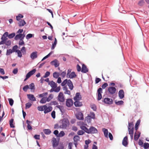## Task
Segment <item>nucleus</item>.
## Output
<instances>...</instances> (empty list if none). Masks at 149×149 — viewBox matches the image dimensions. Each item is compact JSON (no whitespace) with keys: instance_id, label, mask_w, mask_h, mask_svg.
<instances>
[{"instance_id":"obj_61","label":"nucleus","mask_w":149,"mask_h":149,"mask_svg":"<svg viewBox=\"0 0 149 149\" xmlns=\"http://www.w3.org/2000/svg\"><path fill=\"white\" fill-rule=\"evenodd\" d=\"M129 134H134V127H132L131 129L128 130Z\"/></svg>"},{"instance_id":"obj_32","label":"nucleus","mask_w":149,"mask_h":149,"mask_svg":"<svg viewBox=\"0 0 149 149\" xmlns=\"http://www.w3.org/2000/svg\"><path fill=\"white\" fill-rule=\"evenodd\" d=\"M18 46L17 45H15L13 46V47L12 49H11L13 52H17V51H18L19 50L18 49Z\"/></svg>"},{"instance_id":"obj_36","label":"nucleus","mask_w":149,"mask_h":149,"mask_svg":"<svg viewBox=\"0 0 149 149\" xmlns=\"http://www.w3.org/2000/svg\"><path fill=\"white\" fill-rule=\"evenodd\" d=\"M20 50L22 53L23 55H25L26 54V48L25 47H23Z\"/></svg>"},{"instance_id":"obj_48","label":"nucleus","mask_w":149,"mask_h":149,"mask_svg":"<svg viewBox=\"0 0 149 149\" xmlns=\"http://www.w3.org/2000/svg\"><path fill=\"white\" fill-rule=\"evenodd\" d=\"M143 148L145 149H147L149 148V143H145L143 145Z\"/></svg>"},{"instance_id":"obj_18","label":"nucleus","mask_w":149,"mask_h":149,"mask_svg":"<svg viewBox=\"0 0 149 149\" xmlns=\"http://www.w3.org/2000/svg\"><path fill=\"white\" fill-rule=\"evenodd\" d=\"M137 133H138L137 134L136 132L134 133V140L135 141H136L138 139L141 135V133L140 132L137 131Z\"/></svg>"},{"instance_id":"obj_2","label":"nucleus","mask_w":149,"mask_h":149,"mask_svg":"<svg viewBox=\"0 0 149 149\" xmlns=\"http://www.w3.org/2000/svg\"><path fill=\"white\" fill-rule=\"evenodd\" d=\"M61 121L62 125L60 126V128L63 129H66L69 123L68 119L67 118H65L61 120Z\"/></svg>"},{"instance_id":"obj_45","label":"nucleus","mask_w":149,"mask_h":149,"mask_svg":"<svg viewBox=\"0 0 149 149\" xmlns=\"http://www.w3.org/2000/svg\"><path fill=\"white\" fill-rule=\"evenodd\" d=\"M68 80L67 79H65L61 83V85L62 86H65L68 83Z\"/></svg>"},{"instance_id":"obj_3","label":"nucleus","mask_w":149,"mask_h":149,"mask_svg":"<svg viewBox=\"0 0 149 149\" xmlns=\"http://www.w3.org/2000/svg\"><path fill=\"white\" fill-rule=\"evenodd\" d=\"M102 102L105 104L111 105L113 104V100L112 99L109 98H105L102 100Z\"/></svg>"},{"instance_id":"obj_21","label":"nucleus","mask_w":149,"mask_h":149,"mask_svg":"<svg viewBox=\"0 0 149 149\" xmlns=\"http://www.w3.org/2000/svg\"><path fill=\"white\" fill-rule=\"evenodd\" d=\"M56 107L60 110L62 114L65 112V110L64 109L63 106H60L58 105H57Z\"/></svg>"},{"instance_id":"obj_31","label":"nucleus","mask_w":149,"mask_h":149,"mask_svg":"<svg viewBox=\"0 0 149 149\" xmlns=\"http://www.w3.org/2000/svg\"><path fill=\"white\" fill-rule=\"evenodd\" d=\"M60 74L58 72H55L53 73V77L55 79H57L59 77Z\"/></svg>"},{"instance_id":"obj_13","label":"nucleus","mask_w":149,"mask_h":149,"mask_svg":"<svg viewBox=\"0 0 149 149\" xmlns=\"http://www.w3.org/2000/svg\"><path fill=\"white\" fill-rule=\"evenodd\" d=\"M74 100H79L81 99V95L79 92L77 93L75 96L73 98Z\"/></svg>"},{"instance_id":"obj_47","label":"nucleus","mask_w":149,"mask_h":149,"mask_svg":"<svg viewBox=\"0 0 149 149\" xmlns=\"http://www.w3.org/2000/svg\"><path fill=\"white\" fill-rule=\"evenodd\" d=\"M8 100L10 105L11 106H13L14 103V100H13L12 98H8Z\"/></svg>"},{"instance_id":"obj_24","label":"nucleus","mask_w":149,"mask_h":149,"mask_svg":"<svg viewBox=\"0 0 149 149\" xmlns=\"http://www.w3.org/2000/svg\"><path fill=\"white\" fill-rule=\"evenodd\" d=\"M74 104L75 107H79L82 106V102L79 101V100H75Z\"/></svg>"},{"instance_id":"obj_34","label":"nucleus","mask_w":149,"mask_h":149,"mask_svg":"<svg viewBox=\"0 0 149 149\" xmlns=\"http://www.w3.org/2000/svg\"><path fill=\"white\" fill-rule=\"evenodd\" d=\"M115 103L117 105L120 106L123 104L124 102L122 100L117 101L116 100H115Z\"/></svg>"},{"instance_id":"obj_35","label":"nucleus","mask_w":149,"mask_h":149,"mask_svg":"<svg viewBox=\"0 0 149 149\" xmlns=\"http://www.w3.org/2000/svg\"><path fill=\"white\" fill-rule=\"evenodd\" d=\"M24 16L21 14H19L17 16H16V19L17 20V21H19L20 20V19L23 17Z\"/></svg>"},{"instance_id":"obj_25","label":"nucleus","mask_w":149,"mask_h":149,"mask_svg":"<svg viewBox=\"0 0 149 149\" xmlns=\"http://www.w3.org/2000/svg\"><path fill=\"white\" fill-rule=\"evenodd\" d=\"M80 128L83 130L84 132H85L88 134L89 129H88L86 126L84 125L81 126H80Z\"/></svg>"},{"instance_id":"obj_33","label":"nucleus","mask_w":149,"mask_h":149,"mask_svg":"<svg viewBox=\"0 0 149 149\" xmlns=\"http://www.w3.org/2000/svg\"><path fill=\"white\" fill-rule=\"evenodd\" d=\"M13 121H14V119L13 118L11 119L9 121V124H10V127L11 128H13L15 127V126L13 124Z\"/></svg>"},{"instance_id":"obj_52","label":"nucleus","mask_w":149,"mask_h":149,"mask_svg":"<svg viewBox=\"0 0 149 149\" xmlns=\"http://www.w3.org/2000/svg\"><path fill=\"white\" fill-rule=\"evenodd\" d=\"M50 72L49 71H47L43 76V77L45 78L49 76L50 74Z\"/></svg>"},{"instance_id":"obj_51","label":"nucleus","mask_w":149,"mask_h":149,"mask_svg":"<svg viewBox=\"0 0 149 149\" xmlns=\"http://www.w3.org/2000/svg\"><path fill=\"white\" fill-rule=\"evenodd\" d=\"M17 54V56L19 58H21L22 56V52L20 50H19L17 52H16Z\"/></svg>"},{"instance_id":"obj_42","label":"nucleus","mask_w":149,"mask_h":149,"mask_svg":"<svg viewBox=\"0 0 149 149\" xmlns=\"http://www.w3.org/2000/svg\"><path fill=\"white\" fill-rule=\"evenodd\" d=\"M45 105L39 106L38 107V109L39 111H43L44 110V108Z\"/></svg>"},{"instance_id":"obj_6","label":"nucleus","mask_w":149,"mask_h":149,"mask_svg":"<svg viewBox=\"0 0 149 149\" xmlns=\"http://www.w3.org/2000/svg\"><path fill=\"white\" fill-rule=\"evenodd\" d=\"M58 97V100L60 102H64L65 100V98L62 92H60L59 93Z\"/></svg>"},{"instance_id":"obj_43","label":"nucleus","mask_w":149,"mask_h":149,"mask_svg":"<svg viewBox=\"0 0 149 149\" xmlns=\"http://www.w3.org/2000/svg\"><path fill=\"white\" fill-rule=\"evenodd\" d=\"M11 44V41L10 40H7L6 41V42H5L4 43V44H5L7 46H10Z\"/></svg>"},{"instance_id":"obj_9","label":"nucleus","mask_w":149,"mask_h":149,"mask_svg":"<svg viewBox=\"0 0 149 149\" xmlns=\"http://www.w3.org/2000/svg\"><path fill=\"white\" fill-rule=\"evenodd\" d=\"M73 104V101L71 99H68L66 102V106L68 107H70Z\"/></svg>"},{"instance_id":"obj_11","label":"nucleus","mask_w":149,"mask_h":149,"mask_svg":"<svg viewBox=\"0 0 149 149\" xmlns=\"http://www.w3.org/2000/svg\"><path fill=\"white\" fill-rule=\"evenodd\" d=\"M88 71V69L84 64L82 65L81 72L83 73H86Z\"/></svg>"},{"instance_id":"obj_14","label":"nucleus","mask_w":149,"mask_h":149,"mask_svg":"<svg viewBox=\"0 0 149 149\" xmlns=\"http://www.w3.org/2000/svg\"><path fill=\"white\" fill-rule=\"evenodd\" d=\"M77 118L79 120H82L84 119L83 114L81 112H79L76 115Z\"/></svg>"},{"instance_id":"obj_15","label":"nucleus","mask_w":149,"mask_h":149,"mask_svg":"<svg viewBox=\"0 0 149 149\" xmlns=\"http://www.w3.org/2000/svg\"><path fill=\"white\" fill-rule=\"evenodd\" d=\"M125 93L123 90H119L118 92V96L120 99H122L124 97Z\"/></svg>"},{"instance_id":"obj_62","label":"nucleus","mask_w":149,"mask_h":149,"mask_svg":"<svg viewBox=\"0 0 149 149\" xmlns=\"http://www.w3.org/2000/svg\"><path fill=\"white\" fill-rule=\"evenodd\" d=\"M32 105V104L29 103L28 102L26 104L25 108L26 109L29 108Z\"/></svg>"},{"instance_id":"obj_41","label":"nucleus","mask_w":149,"mask_h":149,"mask_svg":"<svg viewBox=\"0 0 149 149\" xmlns=\"http://www.w3.org/2000/svg\"><path fill=\"white\" fill-rule=\"evenodd\" d=\"M80 138V137L79 136L77 135H75L73 138L74 142H77L78 141H79Z\"/></svg>"},{"instance_id":"obj_39","label":"nucleus","mask_w":149,"mask_h":149,"mask_svg":"<svg viewBox=\"0 0 149 149\" xmlns=\"http://www.w3.org/2000/svg\"><path fill=\"white\" fill-rule=\"evenodd\" d=\"M34 35L33 34L31 33H29L26 36V38L27 40H29L31 38L34 37Z\"/></svg>"},{"instance_id":"obj_7","label":"nucleus","mask_w":149,"mask_h":149,"mask_svg":"<svg viewBox=\"0 0 149 149\" xmlns=\"http://www.w3.org/2000/svg\"><path fill=\"white\" fill-rule=\"evenodd\" d=\"M52 107L51 106H49L47 107L46 105H45L44 108V112L45 114H46L50 111L52 110Z\"/></svg>"},{"instance_id":"obj_44","label":"nucleus","mask_w":149,"mask_h":149,"mask_svg":"<svg viewBox=\"0 0 149 149\" xmlns=\"http://www.w3.org/2000/svg\"><path fill=\"white\" fill-rule=\"evenodd\" d=\"M53 97V95L52 94H50L48 97H46L47 100V102L50 101Z\"/></svg>"},{"instance_id":"obj_59","label":"nucleus","mask_w":149,"mask_h":149,"mask_svg":"<svg viewBox=\"0 0 149 149\" xmlns=\"http://www.w3.org/2000/svg\"><path fill=\"white\" fill-rule=\"evenodd\" d=\"M31 75L28 72L26 75V78L24 79V81L28 79H29L30 77L31 76Z\"/></svg>"},{"instance_id":"obj_27","label":"nucleus","mask_w":149,"mask_h":149,"mask_svg":"<svg viewBox=\"0 0 149 149\" xmlns=\"http://www.w3.org/2000/svg\"><path fill=\"white\" fill-rule=\"evenodd\" d=\"M51 87L52 88H56L57 87V84L55 83L53 81H52L50 82V84H49Z\"/></svg>"},{"instance_id":"obj_26","label":"nucleus","mask_w":149,"mask_h":149,"mask_svg":"<svg viewBox=\"0 0 149 149\" xmlns=\"http://www.w3.org/2000/svg\"><path fill=\"white\" fill-rule=\"evenodd\" d=\"M18 24L19 26L21 27L24 26L26 24V22L24 20L21 19L19 21Z\"/></svg>"},{"instance_id":"obj_49","label":"nucleus","mask_w":149,"mask_h":149,"mask_svg":"<svg viewBox=\"0 0 149 149\" xmlns=\"http://www.w3.org/2000/svg\"><path fill=\"white\" fill-rule=\"evenodd\" d=\"M30 89L31 90H35V88L34 84L33 83H31L29 85Z\"/></svg>"},{"instance_id":"obj_40","label":"nucleus","mask_w":149,"mask_h":149,"mask_svg":"<svg viewBox=\"0 0 149 149\" xmlns=\"http://www.w3.org/2000/svg\"><path fill=\"white\" fill-rule=\"evenodd\" d=\"M46 102H47L46 97H42L40 101V102L42 104H44Z\"/></svg>"},{"instance_id":"obj_50","label":"nucleus","mask_w":149,"mask_h":149,"mask_svg":"<svg viewBox=\"0 0 149 149\" xmlns=\"http://www.w3.org/2000/svg\"><path fill=\"white\" fill-rule=\"evenodd\" d=\"M133 124L132 122H130L128 123V130H129L131 129V128H132V127H133Z\"/></svg>"},{"instance_id":"obj_63","label":"nucleus","mask_w":149,"mask_h":149,"mask_svg":"<svg viewBox=\"0 0 149 149\" xmlns=\"http://www.w3.org/2000/svg\"><path fill=\"white\" fill-rule=\"evenodd\" d=\"M84 133V132L82 130H79L77 132V134L79 135H83Z\"/></svg>"},{"instance_id":"obj_17","label":"nucleus","mask_w":149,"mask_h":149,"mask_svg":"<svg viewBox=\"0 0 149 149\" xmlns=\"http://www.w3.org/2000/svg\"><path fill=\"white\" fill-rule=\"evenodd\" d=\"M37 52L35 51L32 52L30 55V57L33 60L37 57Z\"/></svg>"},{"instance_id":"obj_37","label":"nucleus","mask_w":149,"mask_h":149,"mask_svg":"<svg viewBox=\"0 0 149 149\" xmlns=\"http://www.w3.org/2000/svg\"><path fill=\"white\" fill-rule=\"evenodd\" d=\"M13 53V52L11 49H7L6 51V55L7 56H9Z\"/></svg>"},{"instance_id":"obj_12","label":"nucleus","mask_w":149,"mask_h":149,"mask_svg":"<svg viewBox=\"0 0 149 149\" xmlns=\"http://www.w3.org/2000/svg\"><path fill=\"white\" fill-rule=\"evenodd\" d=\"M50 64L54 65L55 68L58 67L59 65V63L57 59H54L50 62Z\"/></svg>"},{"instance_id":"obj_55","label":"nucleus","mask_w":149,"mask_h":149,"mask_svg":"<svg viewBox=\"0 0 149 149\" xmlns=\"http://www.w3.org/2000/svg\"><path fill=\"white\" fill-rule=\"evenodd\" d=\"M20 33L19 34H17L16 36H15L14 39L16 40H17L19 39L20 37Z\"/></svg>"},{"instance_id":"obj_56","label":"nucleus","mask_w":149,"mask_h":149,"mask_svg":"<svg viewBox=\"0 0 149 149\" xmlns=\"http://www.w3.org/2000/svg\"><path fill=\"white\" fill-rule=\"evenodd\" d=\"M29 88V86L28 85H26L24 86L23 88V90L25 92H26L27 91L28 89Z\"/></svg>"},{"instance_id":"obj_8","label":"nucleus","mask_w":149,"mask_h":149,"mask_svg":"<svg viewBox=\"0 0 149 149\" xmlns=\"http://www.w3.org/2000/svg\"><path fill=\"white\" fill-rule=\"evenodd\" d=\"M95 115L94 114L93 117H91V116L88 115L85 118V121H87L88 123H90L91 121V119H95Z\"/></svg>"},{"instance_id":"obj_19","label":"nucleus","mask_w":149,"mask_h":149,"mask_svg":"<svg viewBox=\"0 0 149 149\" xmlns=\"http://www.w3.org/2000/svg\"><path fill=\"white\" fill-rule=\"evenodd\" d=\"M67 85L69 87V88L71 90H73L74 86L73 84L72 81L70 79L68 80V82L67 83Z\"/></svg>"},{"instance_id":"obj_38","label":"nucleus","mask_w":149,"mask_h":149,"mask_svg":"<svg viewBox=\"0 0 149 149\" xmlns=\"http://www.w3.org/2000/svg\"><path fill=\"white\" fill-rule=\"evenodd\" d=\"M53 53V52L52 51L50 53H49L47 55L44 57L41 60V61H43L45 60L46 59L48 58Z\"/></svg>"},{"instance_id":"obj_16","label":"nucleus","mask_w":149,"mask_h":149,"mask_svg":"<svg viewBox=\"0 0 149 149\" xmlns=\"http://www.w3.org/2000/svg\"><path fill=\"white\" fill-rule=\"evenodd\" d=\"M7 37L4 36V35H2L1 38V40L0 42V44H4L5 42H6V41L8 39Z\"/></svg>"},{"instance_id":"obj_46","label":"nucleus","mask_w":149,"mask_h":149,"mask_svg":"<svg viewBox=\"0 0 149 149\" xmlns=\"http://www.w3.org/2000/svg\"><path fill=\"white\" fill-rule=\"evenodd\" d=\"M15 36V33H12L9 34L8 38L9 39H11L13 38Z\"/></svg>"},{"instance_id":"obj_22","label":"nucleus","mask_w":149,"mask_h":149,"mask_svg":"<svg viewBox=\"0 0 149 149\" xmlns=\"http://www.w3.org/2000/svg\"><path fill=\"white\" fill-rule=\"evenodd\" d=\"M61 89V87L60 86H59L56 88H52L51 89L49 90V92L50 93L52 92L53 91H54L56 93H58L59 92Z\"/></svg>"},{"instance_id":"obj_4","label":"nucleus","mask_w":149,"mask_h":149,"mask_svg":"<svg viewBox=\"0 0 149 149\" xmlns=\"http://www.w3.org/2000/svg\"><path fill=\"white\" fill-rule=\"evenodd\" d=\"M97 130L94 127L91 126L89 129L88 133V134H96L97 133Z\"/></svg>"},{"instance_id":"obj_23","label":"nucleus","mask_w":149,"mask_h":149,"mask_svg":"<svg viewBox=\"0 0 149 149\" xmlns=\"http://www.w3.org/2000/svg\"><path fill=\"white\" fill-rule=\"evenodd\" d=\"M27 96L29 100L33 101H36V99L33 95L30 94H27Z\"/></svg>"},{"instance_id":"obj_53","label":"nucleus","mask_w":149,"mask_h":149,"mask_svg":"<svg viewBox=\"0 0 149 149\" xmlns=\"http://www.w3.org/2000/svg\"><path fill=\"white\" fill-rule=\"evenodd\" d=\"M65 135L64 132L62 131L60 132L58 134V137H61L64 136Z\"/></svg>"},{"instance_id":"obj_30","label":"nucleus","mask_w":149,"mask_h":149,"mask_svg":"<svg viewBox=\"0 0 149 149\" xmlns=\"http://www.w3.org/2000/svg\"><path fill=\"white\" fill-rule=\"evenodd\" d=\"M44 133L47 135H49L51 133V131L49 129H44L43 130Z\"/></svg>"},{"instance_id":"obj_1","label":"nucleus","mask_w":149,"mask_h":149,"mask_svg":"<svg viewBox=\"0 0 149 149\" xmlns=\"http://www.w3.org/2000/svg\"><path fill=\"white\" fill-rule=\"evenodd\" d=\"M108 84L107 83H104L102 86V88H100L98 89L97 91V100L98 101H99L101 100L102 98V89H105L107 86Z\"/></svg>"},{"instance_id":"obj_29","label":"nucleus","mask_w":149,"mask_h":149,"mask_svg":"<svg viewBox=\"0 0 149 149\" xmlns=\"http://www.w3.org/2000/svg\"><path fill=\"white\" fill-rule=\"evenodd\" d=\"M102 130L104 132V135L105 136L106 138H108V130L105 128H103L102 129Z\"/></svg>"},{"instance_id":"obj_5","label":"nucleus","mask_w":149,"mask_h":149,"mask_svg":"<svg viewBox=\"0 0 149 149\" xmlns=\"http://www.w3.org/2000/svg\"><path fill=\"white\" fill-rule=\"evenodd\" d=\"M116 88L113 86H110L109 87L108 89V91L109 93L111 95H113L115 94L116 91Z\"/></svg>"},{"instance_id":"obj_57","label":"nucleus","mask_w":149,"mask_h":149,"mask_svg":"<svg viewBox=\"0 0 149 149\" xmlns=\"http://www.w3.org/2000/svg\"><path fill=\"white\" fill-rule=\"evenodd\" d=\"M31 75L28 72L26 75V78L24 79V81L28 79H29L30 77L31 76Z\"/></svg>"},{"instance_id":"obj_54","label":"nucleus","mask_w":149,"mask_h":149,"mask_svg":"<svg viewBox=\"0 0 149 149\" xmlns=\"http://www.w3.org/2000/svg\"><path fill=\"white\" fill-rule=\"evenodd\" d=\"M36 69H33L32 70H31L29 71V73L32 76L33 74H34L36 72Z\"/></svg>"},{"instance_id":"obj_60","label":"nucleus","mask_w":149,"mask_h":149,"mask_svg":"<svg viewBox=\"0 0 149 149\" xmlns=\"http://www.w3.org/2000/svg\"><path fill=\"white\" fill-rule=\"evenodd\" d=\"M48 94L47 92L44 93L42 94H40L39 95V97H42L44 96L47 95Z\"/></svg>"},{"instance_id":"obj_20","label":"nucleus","mask_w":149,"mask_h":149,"mask_svg":"<svg viewBox=\"0 0 149 149\" xmlns=\"http://www.w3.org/2000/svg\"><path fill=\"white\" fill-rule=\"evenodd\" d=\"M58 142L57 141L56 139L54 137L53 138L52 146L53 148L55 147L58 145Z\"/></svg>"},{"instance_id":"obj_10","label":"nucleus","mask_w":149,"mask_h":149,"mask_svg":"<svg viewBox=\"0 0 149 149\" xmlns=\"http://www.w3.org/2000/svg\"><path fill=\"white\" fill-rule=\"evenodd\" d=\"M122 145L126 147L128 144V137L127 136H125L123 138L122 143Z\"/></svg>"},{"instance_id":"obj_58","label":"nucleus","mask_w":149,"mask_h":149,"mask_svg":"<svg viewBox=\"0 0 149 149\" xmlns=\"http://www.w3.org/2000/svg\"><path fill=\"white\" fill-rule=\"evenodd\" d=\"M31 75L28 72L26 75V78L24 79V81L28 79H29L30 77L31 76Z\"/></svg>"},{"instance_id":"obj_64","label":"nucleus","mask_w":149,"mask_h":149,"mask_svg":"<svg viewBox=\"0 0 149 149\" xmlns=\"http://www.w3.org/2000/svg\"><path fill=\"white\" fill-rule=\"evenodd\" d=\"M66 74V71H63L60 74L61 76L62 77V78L64 77H65Z\"/></svg>"},{"instance_id":"obj_28","label":"nucleus","mask_w":149,"mask_h":149,"mask_svg":"<svg viewBox=\"0 0 149 149\" xmlns=\"http://www.w3.org/2000/svg\"><path fill=\"white\" fill-rule=\"evenodd\" d=\"M68 76L69 77L68 78L70 79H72L76 77L77 76V75L75 72H72Z\"/></svg>"}]
</instances>
